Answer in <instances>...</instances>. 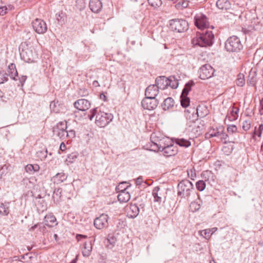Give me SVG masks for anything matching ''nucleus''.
<instances>
[{"label": "nucleus", "instance_id": "f257e3e1", "mask_svg": "<svg viewBox=\"0 0 263 263\" xmlns=\"http://www.w3.org/2000/svg\"><path fill=\"white\" fill-rule=\"evenodd\" d=\"M196 27L201 30L193 38L192 42L200 47L210 46L213 44L214 35L212 31L207 30L209 22L206 16L202 13H197L194 16Z\"/></svg>", "mask_w": 263, "mask_h": 263}, {"label": "nucleus", "instance_id": "f03ea898", "mask_svg": "<svg viewBox=\"0 0 263 263\" xmlns=\"http://www.w3.org/2000/svg\"><path fill=\"white\" fill-rule=\"evenodd\" d=\"M177 195L181 198H185L189 201L191 196L198 195V194L195 191L192 183L189 180L185 179L178 183Z\"/></svg>", "mask_w": 263, "mask_h": 263}, {"label": "nucleus", "instance_id": "7ed1b4c3", "mask_svg": "<svg viewBox=\"0 0 263 263\" xmlns=\"http://www.w3.org/2000/svg\"><path fill=\"white\" fill-rule=\"evenodd\" d=\"M90 114L88 115L90 120L96 116V123L100 127H104L109 123L113 119L114 116L111 114L106 113L103 111H98V108H93L90 111Z\"/></svg>", "mask_w": 263, "mask_h": 263}, {"label": "nucleus", "instance_id": "20e7f679", "mask_svg": "<svg viewBox=\"0 0 263 263\" xmlns=\"http://www.w3.org/2000/svg\"><path fill=\"white\" fill-rule=\"evenodd\" d=\"M153 138V137L152 136L151 139L153 145H152L151 147L155 148V151H161L163 153V155L166 157L174 156L177 154L178 148L176 146H175L174 144L164 146L161 144V142L160 141H158V142H157L152 141Z\"/></svg>", "mask_w": 263, "mask_h": 263}, {"label": "nucleus", "instance_id": "39448f33", "mask_svg": "<svg viewBox=\"0 0 263 263\" xmlns=\"http://www.w3.org/2000/svg\"><path fill=\"white\" fill-rule=\"evenodd\" d=\"M225 48L228 52H238L242 49L243 46L239 38L233 35L229 37L226 41Z\"/></svg>", "mask_w": 263, "mask_h": 263}, {"label": "nucleus", "instance_id": "423d86ee", "mask_svg": "<svg viewBox=\"0 0 263 263\" xmlns=\"http://www.w3.org/2000/svg\"><path fill=\"white\" fill-rule=\"evenodd\" d=\"M170 27L174 31L182 32L188 29L189 25L185 20L173 19L170 21Z\"/></svg>", "mask_w": 263, "mask_h": 263}, {"label": "nucleus", "instance_id": "0eeeda50", "mask_svg": "<svg viewBox=\"0 0 263 263\" xmlns=\"http://www.w3.org/2000/svg\"><path fill=\"white\" fill-rule=\"evenodd\" d=\"M214 71V69L210 64H204L199 68V78L202 80L210 78L213 76Z\"/></svg>", "mask_w": 263, "mask_h": 263}, {"label": "nucleus", "instance_id": "6e6552de", "mask_svg": "<svg viewBox=\"0 0 263 263\" xmlns=\"http://www.w3.org/2000/svg\"><path fill=\"white\" fill-rule=\"evenodd\" d=\"M67 124L64 122H60L57 124L55 127L53 128L54 134L60 139H63L67 137Z\"/></svg>", "mask_w": 263, "mask_h": 263}, {"label": "nucleus", "instance_id": "1a4fd4ad", "mask_svg": "<svg viewBox=\"0 0 263 263\" xmlns=\"http://www.w3.org/2000/svg\"><path fill=\"white\" fill-rule=\"evenodd\" d=\"M32 25L34 30L39 34H43L47 30L46 23L41 19L36 18L32 22Z\"/></svg>", "mask_w": 263, "mask_h": 263}, {"label": "nucleus", "instance_id": "9d476101", "mask_svg": "<svg viewBox=\"0 0 263 263\" xmlns=\"http://www.w3.org/2000/svg\"><path fill=\"white\" fill-rule=\"evenodd\" d=\"M158 104V101L156 98L145 97L141 102V105L145 109L153 110L155 109Z\"/></svg>", "mask_w": 263, "mask_h": 263}, {"label": "nucleus", "instance_id": "9b49d317", "mask_svg": "<svg viewBox=\"0 0 263 263\" xmlns=\"http://www.w3.org/2000/svg\"><path fill=\"white\" fill-rule=\"evenodd\" d=\"M108 216L105 214H101L94 220V226L97 229H102L108 226Z\"/></svg>", "mask_w": 263, "mask_h": 263}, {"label": "nucleus", "instance_id": "f8f14e48", "mask_svg": "<svg viewBox=\"0 0 263 263\" xmlns=\"http://www.w3.org/2000/svg\"><path fill=\"white\" fill-rule=\"evenodd\" d=\"M195 113V108L190 107L184 110V116L186 120L189 121L187 123V125H189L190 123H193L194 126H196L195 124V122L198 119V116H196Z\"/></svg>", "mask_w": 263, "mask_h": 263}, {"label": "nucleus", "instance_id": "ddd939ff", "mask_svg": "<svg viewBox=\"0 0 263 263\" xmlns=\"http://www.w3.org/2000/svg\"><path fill=\"white\" fill-rule=\"evenodd\" d=\"M73 105L76 108L83 111L88 110L91 106L90 102L84 99H79L74 103Z\"/></svg>", "mask_w": 263, "mask_h": 263}, {"label": "nucleus", "instance_id": "4468645a", "mask_svg": "<svg viewBox=\"0 0 263 263\" xmlns=\"http://www.w3.org/2000/svg\"><path fill=\"white\" fill-rule=\"evenodd\" d=\"M159 88L156 85H150L148 86L145 91V95L150 98H156L159 93Z\"/></svg>", "mask_w": 263, "mask_h": 263}, {"label": "nucleus", "instance_id": "2eb2a0df", "mask_svg": "<svg viewBox=\"0 0 263 263\" xmlns=\"http://www.w3.org/2000/svg\"><path fill=\"white\" fill-rule=\"evenodd\" d=\"M169 77L160 76L156 79V85L159 89H164L168 86Z\"/></svg>", "mask_w": 263, "mask_h": 263}, {"label": "nucleus", "instance_id": "dca6fc26", "mask_svg": "<svg viewBox=\"0 0 263 263\" xmlns=\"http://www.w3.org/2000/svg\"><path fill=\"white\" fill-rule=\"evenodd\" d=\"M89 7L93 12L99 13L102 10V3L100 0H90Z\"/></svg>", "mask_w": 263, "mask_h": 263}, {"label": "nucleus", "instance_id": "f3484780", "mask_svg": "<svg viewBox=\"0 0 263 263\" xmlns=\"http://www.w3.org/2000/svg\"><path fill=\"white\" fill-rule=\"evenodd\" d=\"M128 190V186H126L121 192H118V199L120 202H126L130 199V194Z\"/></svg>", "mask_w": 263, "mask_h": 263}, {"label": "nucleus", "instance_id": "a211bd4d", "mask_svg": "<svg viewBox=\"0 0 263 263\" xmlns=\"http://www.w3.org/2000/svg\"><path fill=\"white\" fill-rule=\"evenodd\" d=\"M95 240H89L84 243V247L82 250V254L84 256L88 257L91 253L92 251V241Z\"/></svg>", "mask_w": 263, "mask_h": 263}, {"label": "nucleus", "instance_id": "6ab92c4d", "mask_svg": "<svg viewBox=\"0 0 263 263\" xmlns=\"http://www.w3.org/2000/svg\"><path fill=\"white\" fill-rule=\"evenodd\" d=\"M6 73L8 74V77L9 76L12 79L14 80H17L16 77H18V72L14 64L11 63L8 66L7 72Z\"/></svg>", "mask_w": 263, "mask_h": 263}, {"label": "nucleus", "instance_id": "aec40b11", "mask_svg": "<svg viewBox=\"0 0 263 263\" xmlns=\"http://www.w3.org/2000/svg\"><path fill=\"white\" fill-rule=\"evenodd\" d=\"M231 3L228 0H218L216 2L217 8L222 10H228L231 8Z\"/></svg>", "mask_w": 263, "mask_h": 263}, {"label": "nucleus", "instance_id": "412c9836", "mask_svg": "<svg viewBox=\"0 0 263 263\" xmlns=\"http://www.w3.org/2000/svg\"><path fill=\"white\" fill-rule=\"evenodd\" d=\"M196 116H198V118H203L206 116L208 114V110L205 106L204 105H198L196 109H195Z\"/></svg>", "mask_w": 263, "mask_h": 263}, {"label": "nucleus", "instance_id": "4be33fe9", "mask_svg": "<svg viewBox=\"0 0 263 263\" xmlns=\"http://www.w3.org/2000/svg\"><path fill=\"white\" fill-rule=\"evenodd\" d=\"M219 139L221 141L224 140V143H226L227 142L235 143V142H236L235 141H237L239 139V136H238L237 137L234 138V139L230 138L229 135L224 132V130H222V132H221V134H220Z\"/></svg>", "mask_w": 263, "mask_h": 263}, {"label": "nucleus", "instance_id": "5701e85b", "mask_svg": "<svg viewBox=\"0 0 263 263\" xmlns=\"http://www.w3.org/2000/svg\"><path fill=\"white\" fill-rule=\"evenodd\" d=\"M10 202H5L0 203V214L6 216L9 213Z\"/></svg>", "mask_w": 263, "mask_h": 263}, {"label": "nucleus", "instance_id": "b1692460", "mask_svg": "<svg viewBox=\"0 0 263 263\" xmlns=\"http://www.w3.org/2000/svg\"><path fill=\"white\" fill-rule=\"evenodd\" d=\"M25 170L26 172L29 174H33L39 171L40 166L37 164H29L25 166Z\"/></svg>", "mask_w": 263, "mask_h": 263}, {"label": "nucleus", "instance_id": "393cba45", "mask_svg": "<svg viewBox=\"0 0 263 263\" xmlns=\"http://www.w3.org/2000/svg\"><path fill=\"white\" fill-rule=\"evenodd\" d=\"M238 111L239 108L233 106L230 114L227 115V118L231 121L236 120L238 117Z\"/></svg>", "mask_w": 263, "mask_h": 263}, {"label": "nucleus", "instance_id": "a878e982", "mask_svg": "<svg viewBox=\"0 0 263 263\" xmlns=\"http://www.w3.org/2000/svg\"><path fill=\"white\" fill-rule=\"evenodd\" d=\"M174 142L177 145L185 148L189 147L191 145V142L189 140L184 138H175L174 139Z\"/></svg>", "mask_w": 263, "mask_h": 263}, {"label": "nucleus", "instance_id": "bb28decb", "mask_svg": "<svg viewBox=\"0 0 263 263\" xmlns=\"http://www.w3.org/2000/svg\"><path fill=\"white\" fill-rule=\"evenodd\" d=\"M174 104V100L172 98L168 97L164 100L162 106L164 110H167L172 108Z\"/></svg>", "mask_w": 263, "mask_h": 263}, {"label": "nucleus", "instance_id": "cd10ccee", "mask_svg": "<svg viewBox=\"0 0 263 263\" xmlns=\"http://www.w3.org/2000/svg\"><path fill=\"white\" fill-rule=\"evenodd\" d=\"M67 176L64 173H58L53 177V181L54 183L57 184L63 182L66 179Z\"/></svg>", "mask_w": 263, "mask_h": 263}, {"label": "nucleus", "instance_id": "c85d7f7f", "mask_svg": "<svg viewBox=\"0 0 263 263\" xmlns=\"http://www.w3.org/2000/svg\"><path fill=\"white\" fill-rule=\"evenodd\" d=\"M222 130H224V127L223 126H219L218 128H217L216 129H213L209 133L210 138L217 137L218 138H219L220 134H221V132H222Z\"/></svg>", "mask_w": 263, "mask_h": 263}, {"label": "nucleus", "instance_id": "c756f323", "mask_svg": "<svg viewBox=\"0 0 263 263\" xmlns=\"http://www.w3.org/2000/svg\"><path fill=\"white\" fill-rule=\"evenodd\" d=\"M57 221L56 218L52 215H46L45 217V224L48 227H52V224Z\"/></svg>", "mask_w": 263, "mask_h": 263}, {"label": "nucleus", "instance_id": "7c9ffc66", "mask_svg": "<svg viewBox=\"0 0 263 263\" xmlns=\"http://www.w3.org/2000/svg\"><path fill=\"white\" fill-rule=\"evenodd\" d=\"M135 183L139 189H144L146 187V185H150L151 184V183H149L147 181H143L142 176H140L136 179Z\"/></svg>", "mask_w": 263, "mask_h": 263}, {"label": "nucleus", "instance_id": "2f4dec72", "mask_svg": "<svg viewBox=\"0 0 263 263\" xmlns=\"http://www.w3.org/2000/svg\"><path fill=\"white\" fill-rule=\"evenodd\" d=\"M50 108L51 110L55 113H58L60 111V104L58 101L54 100L51 102L50 104Z\"/></svg>", "mask_w": 263, "mask_h": 263}, {"label": "nucleus", "instance_id": "473e14b6", "mask_svg": "<svg viewBox=\"0 0 263 263\" xmlns=\"http://www.w3.org/2000/svg\"><path fill=\"white\" fill-rule=\"evenodd\" d=\"M159 190L160 187L159 186H156L153 190L152 195L154 198V201L160 203L162 201V198L158 194Z\"/></svg>", "mask_w": 263, "mask_h": 263}, {"label": "nucleus", "instance_id": "72a5a7b5", "mask_svg": "<svg viewBox=\"0 0 263 263\" xmlns=\"http://www.w3.org/2000/svg\"><path fill=\"white\" fill-rule=\"evenodd\" d=\"M193 84L194 82L193 81H190L189 82H187L185 84L184 88L183 89L181 96H187L188 93L189 91L191 90V87Z\"/></svg>", "mask_w": 263, "mask_h": 263}, {"label": "nucleus", "instance_id": "f704fd0d", "mask_svg": "<svg viewBox=\"0 0 263 263\" xmlns=\"http://www.w3.org/2000/svg\"><path fill=\"white\" fill-rule=\"evenodd\" d=\"M178 80L175 76L169 77L168 86L173 89L177 88L178 86Z\"/></svg>", "mask_w": 263, "mask_h": 263}, {"label": "nucleus", "instance_id": "c9c22d12", "mask_svg": "<svg viewBox=\"0 0 263 263\" xmlns=\"http://www.w3.org/2000/svg\"><path fill=\"white\" fill-rule=\"evenodd\" d=\"M180 103L181 106L184 107L186 108L188 107L190 103V99L187 96H180Z\"/></svg>", "mask_w": 263, "mask_h": 263}, {"label": "nucleus", "instance_id": "e433bc0d", "mask_svg": "<svg viewBox=\"0 0 263 263\" xmlns=\"http://www.w3.org/2000/svg\"><path fill=\"white\" fill-rule=\"evenodd\" d=\"M62 190L61 188L55 189L53 192L52 198L54 200L58 201L62 196Z\"/></svg>", "mask_w": 263, "mask_h": 263}, {"label": "nucleus", "instance_id": "4c0bfd02", "mask_svg": "<svg viewBox=\"0 0 263 263\" xmlns=\"http://www.w3.org/2000/svg\"><path fill=\"white\" fill-rule=\"evenodd\" d=\"M236 84L239 87H242L245 85V80L243 74L240 73L238 75L237 79L236 81Z\"/></svg>", "mask_w": 263, "mask_h": 263}, {"label": "nucleus", "instance_id": "58836bf2", "mask_svg": "<svg viewBox=\"0 0 263 263\" xmlns=\"http://www.w3.org/2000/svg\"><path fill=\"white\" fill-rule=\"evenodd\" d=\"M206 186V184L205 182L203 180H199L196 183V189L199 191H203Z\"/></svg>", "mask_w": 263, "mask_h": 263}, {"label": "nucleus", "instance_id": "ea45409f", "mask_svg": "<svg viewBox=\"0 0 263 263\" xmlns=\"http://www.w3.org/2000/svg\"><path fill=\"white\" fill-rule=\"evenodd\" d=\"M8 78L7 73L4 71L0 70V84H3L8 81Z\"/></svg>", "mask_w": 263, "mask_h": 263}, {"label": "nucleus", "instance_id": "a19ab883", "mask_svg": "<svg viewBox=\"0 0 263 263\" xmlns=\"http://www.w3.org/2000/svg\"><path fill=\"white\" fill-rule=\"evenodd\" d=\"M148 2L151 6L154 8L159 7L162 4L161 0H148Z\"/></svg>", "mask_w": 263, "mask_h": 263}, {"label": "nucleus", "instance_id": "79ce46f5", "mask_svg": "<svg viewBox=\"0 0 263 263\" xmlns=\"http://www.w3.org/2000/svg\"><path fill=\"white\" fill-rule=\"evenodd\" d=\"M140 213V208L136 204H133V218L136 217Z\"/></svg>", "mask_w": 263, "mask_h": 263}, {"label": "nucleus", "instance_id": "37998d69", "mask_svg": "<svg viewBox=\"0 0 263 263\" xmlns=\"http://www.w3.org/2000/svg\"><path fill=\"white\" fill-rule=\"evenodd\" d=\"M47 149L45 151H39L36 153L37 157H39L41 160H45L47 157Z\"/></svg>", "mask_w": 263, "mask_h": 263}, {"label": "nucleus", "instance_id": "c03bdc74", "mask_svg": "<svg viewBox=\"0 0 263 263\" xmlns=\"http://www.w3.org/2000/svg\"><path fill=\"white\" fill-rule=\"evenodd\" d=\"M8 167L9 165L7 164H5L0 169V178H2L4 175L8 173Z\"/></svg>", "mask_w": 263, "mask_h": 263}, {"label": "nucleus", "instance_id": "a18cd8bd", "mask_svg": "<svg viewBox=\"0 0 263 263\" xmlns=\"http://www.w3.org/2000/svg\"><path fill=\"white\" fill-rule=\"evenodd\" d=\"M116 241H117V238L114 236V234H109L108 235V237H107V242L109 244L114 246L115 244Z\"/></svg>", "mask_w": 263, "mask_h": 263}, {"label": "nucleus", "instance_id": "49530a36", "mask_svg": "<svg viewBox=\"0 0 263 263\" xmlns=\"http://www.w3.org/2000/svg\"><path fill=\"white\" fill-rule=\"evenodd\" d=\"M227 130L230 135L231 134H233L236 133L237 130V128L234 125H229L228 126Z\"/></svg>", "mask_w": 263, "mask_h": 263}, {"label": "nucleus", "instance_id": "de8ad7c7", "mask_svg": "<svg viewBox=\"0 0 263 263\" xmlns=\"http://www.w3.org/2000/svg\"><path fill=\"white\" fill-rule=\"evenodd\" d=\"M190 208L193 211H196L200 208V204L196 202H192L190 204Z\"/></svg>", "mask_w": 263, "mask_h": 263}, {"label": "nucleus", "instance_id": "09e8293b", "mask_svg": "<svg viewBox=\"0 0 263 263\" xmlns=\"http://www.w3.org/2000/svg\"><path fill=\"white\" fill-rule=\"evenodd\" d=\"M126 186H128V188L129 189V186L126 185V182H121L116 187V190L117 192H120L122 191V190H123L124 187H126Z\"/></svg>", "mask_w": 263, "mask_h": 263}, {"label": "nucleus", "instance_id": "8fccbe9b", "mask_svg": "<svg viewBox=\"0 0 263 263\" xmlns=\"http://www.w3.org/2000/svg\"><path fill=\"white\" fill-rule=\"evenodd\" d=\"M251 127V122L249 121H245L243 122L242 128V129L247 131L249 130L250 128Z\"/></svg>", "mask_w": 263, "mask_h": 263}, {"label": "nucleus", "instance_id": "3c124183", "mask_svg": "<svg viewBox=\"0 0 263 263\" xmlns=\"http://www.w3.org/2000/svg\"><path fill=\"white\" fill-rule=\"evenodd\" d=\"M263 130V125L260 124L258 128V129H256V127L255 128V130L254 132V134L255 135L258 136L259 137H260L261 135L262 130Z\"/></svg>", "mask_w": 263, "mask_h": 263}, {"label": "nucleus", "instance_id": "603ef678", "mask_svg": "<svg viewBox=\"0 0 263 263\" xmlns=\"http://www.w3.org/2000/svg\"><path fill=\"white\" fill-rule=\"evenodd\" d=\"M77 158V155L75 153H72L68 156L67 161L69 162L72 163L73 160Z\"/></svg>", "mask_w": 263, "mask_h": 263}, {"label": "nucleus", "instance_id": "864d4df0", "mask_svg": "<svg viewBox=\"0 0 263 263\" xmlns=\"http://www.w3.org/2000/svg\"><path fill=\"white\" fill-rule=\"evenodd\" d=\"M79 95L81 96H86L88 95V90L86 89H80L79 91Z\"/></svg>", "mask_w": 263, "mask_h": 263}, {"label": "nucleus", "instance_id": "5fc2aeb1", "mask_svg": "<svg viewBox=\"0 0 263 263\" xmlns=\"http://www.w3.org/2000/svg\"><path fill=\"white\" fill-rule=\"evenodd\" d=\"M26 79H27V76H22L21 77H18L19 83H20V84L22 86H23Z\"/></svg>", "mask_w": 263, "mask_h": 263}, {"label": "nucleus", "instance_id": "6e6d98bb", "mask_svg": "<svg viewBox=\"0 0 263 263\" xmlns=\"http://www.w3.org/2000/svg\"><path fill=\"white\" fill-rule=\"evenodd\" d=\"M179 2L177 4V5L179 7L181 6L182 8H186L187 7L188 4L186 2H182V0H179Z\"/></svg>", "mask_w": 263, "mask_h": 263}, {"label": "nucleus", "instance_id": "4d7b16f0", "mask_svg": "<svg viewBox=\"0 0 263 263\" xmlns=\"http://www.w3.org/2000/svg\"><path fill=\"white\" fill-rule=\"evenodd\" d=\"M67 137L70 138H74L75 137V132L73 130H70L69 131L67 130Z\"/></svg>", "mask_w": 263, "mask_h": 263}, {"label": "nucleus", "instance_id": "13d9d810", "mask_svg": "<svg viewBox=\"0 0 263 263\" xmlns=\"http://www.w3.org/2000/svg\"><path fill=\"white\" fill-rule=\"evenodd\" d=\"M7 8L5 6L4 7H0V15H5L7 10Z\"/></svg>", "mask_w": 263, "mask_h": 263}, {"label": "nucleus", "instance_id": "bf43d9fd", "mask_svg": "<svg viewBox=\"0 0 263 263\" xmlns=\"http://www.w3.org/2000/svg\"><path fill=\"white\" fill-rule=\"evenodd\" d=\"M210 232L211 231L209 229L202 230L200 231V235L201 236H204V237H206V235L208 234H209L210 233Z\"/></svg>", "mask_w": 263, "mask_h": 263}, {"label": "nucleus", "instance_id": "052dcab7", "mask_svg": "<svg viewBox=\"0 0 263 263\" xmlns=\"http://www.w3.org/2000/svg\"><path fill=\"white\" fill-rule=\"evenodd\" d=\"M66 149V145L64 142H62L60 144V150L62 152H64Z\"/></svg>", "mask_w": 263, "mask_h": 263}, {"label": "nucleus", "instance_id": "680f3d73", "mask_svg": "<svg viewBox=\"0 0 263 263\" xmlns=\"http://www.w3.org/2000/svg\"><path fill=\"white\" fill-rule=\"evenodd\" d=\"M40 226L39 223H37L34 224L33 226H32L30 228H29V230L30 231H33L36 228Z\"/></svg>", "mask_w": 263, "mask_h": 263}, {"label": "nucleus", "instance_id": "e2e57ef3", "mask_svg": "<svg viewBox=\"0 0 263 263\" xmlns=\"http://www.w3.org/2000/svg\"><path fill=\"white\" fill-rule=\"evenodd\" d=\"M92 85L95 87H98L100 86V85L99 84V82L97 81H94L92 83Z\"/></svg>", "mask_w": 263, "mask_h": 263}, {"label": "nucleus", "instance_id": "0e129e2a", "mask_svg": "<svg viewBox=\"0 0 263 263\" xmlns=\"http://www.w3.org/2000/svg\"><path fill=\"white\" fill-rule=\"evenodd\" d=\"M4 92L0 89V98H3L4 97Z\"/></svg>", "mask_w": 263, "mask_h": 263}, {"label": "nucleus", "instance_id": "69168bd1", "mask_svg": "<svg viewBox=\"0 0 263 263\" xmlns=\"http://www.w3.org/2000/svg\"><path fill=\"white\" fill-rule=\"evenodd\" d=\"M250 83L252 85H254L255 84V82L253 80V78H252L251 79V80H250Z\"/></svg>", "mask_w": 263, "mask_h": 263}, {"label": "nucleus", "instance_id": "338daca9", "mask_svg": "<svg viewBox=\"0 0 263 263\" xmlns=\"http://www.w3.org/2000/svg\"><path fill=\"white\" fill-rule=\"evenodd\" d=\"M23 181L24 182V183H25L26 181H28L30 183L31 182V181L30 180H29L28 179H23Z\"/></svg>", "mask_w": 263, "mask_h": 263}, {"label": "nucleus", "instance_id": "774afa93", "mask_svg": "<svg viewBox=\"0 0 263 263\" xmlns=\"http://www.w3.org/2000/svg\"><path fill=\"white\" fill-rule=\"evenodd\" d=\"M260 112L261 114H263V106L262 108L260 109Z\"/></svg>", "mask_w": 263, "mask_h": 263}]
</instances>
